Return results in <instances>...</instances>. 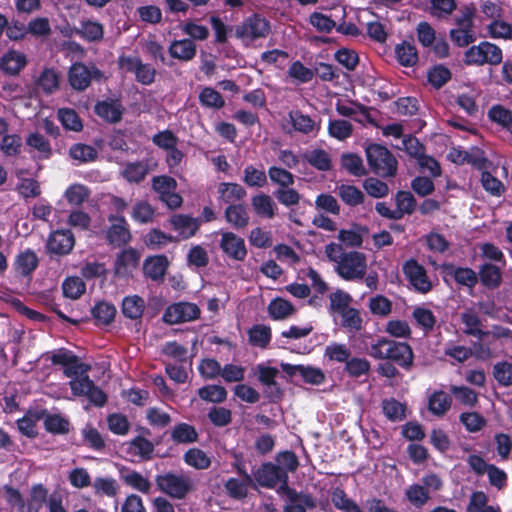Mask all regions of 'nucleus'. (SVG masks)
<instances>
[{"label":"nucleus","mask_w":512,"mask_h":512,"mask_svg":"<svg viewBox=\"0 0 512 512\" xmlns=\"http://www.w3.org/2000/svg\"><path fill=\"white\" fill-rule=\"evenodd\" d=\"M366 157L372 171L379 176H393L397 170V161L387 148L372 144L366 148Z\"/></svg>","instance_id":"3"},{"label":"nucleus","mask_w":512,"mask_h":512,"mask_svg":"<svg viewBox=\"0 0 512 512\" xmlns=\"http://www.w3.org/2000/svg\"><path fill=\"white\" fill-rule=\"evenodd\" d=\"M200 315L199 307L194 303L179 302L170 305L164 315L163 320L169 324H179L196 320Z\"/></svg>","instance_id":"10"},{"label":"nucleus","mask_w":512,"mask_h":512,"mask_svg":"<svg viewBox=\"0 0 512 512\" xmlns=\"http://www.w3.org/2000/svg\"><path fill=\"white\" fill-rule=\"evenodd\" d=\"M271 339V330L266 325H255L249 330V341L252 345L264 348Z\"/></svg>","instance_id":"62"},{"label":"nucleus","mask_w":512,"mask_h":512,"mask_svg":"<svg viewBox=\"0 0 512 512\" xmlns=\"http://www.w3.org/2000/svg\"><path fill=\"white\" fill-rule=\"evenodd\" d=\"M337 193L341 200L349 206H356L362 203L364 199V194L352 185L342 184L338 186Z\"/></svg>","instance_id":"54"},{"label":"nucleus","mask_w":512,"mask_h":512,"mask_svg":"<svg viewBox=\"0 0 512 512\" xmlns=\"http://www.w3.org/2000/svg\"><path fill=\"white\" fill-rule=\"evenodd\" d=\"M476 18L481 22H490L504 15L502 4L494 0H480L476 10Z\"/></svg>","instance_id":"22"},{"label":"nucleus","mask_w":512,"mask_h":512,"mask_svg":"<svg viewBox=\"0 0 512 512\" xmlns=\"http://www.w3.org/2000/svg\"><path fill=\"white\" fill-rule=\"evenodd\" d=\"M502 50L493 43L481 42L465 52V63L468 65H498L502 61Z\"/></svg>","instance_id":"5"},{"label":"nucleus","mask_w":512,"mask_h":512,"mask_svg":"<svg viewBox=\"0 0 512 512\" xmlns=\"http://www.w3.org/2000/svg\"><path fill=\"white\" fill-rule=\"evenodd\" d=\"M324 356L330 361L346 363L351 356V351L345 344L332 342L326 346Z\"/></svg>","instance_id":"50"},{"label":"nucleus","mask_w":512,"mask_h":512,"mask_svg":"<svg viewBox=\"0 0 512 512\" xmlns=\"http://www.w3.org/2000/svg\"><path fill=\"white\" fill-rule=\"evenodd\" d=\"M168 52L172 58L187 62L195 57L197 47L190 39L174 40L171 42Z\"/></svg>","instance_id":"21"},{"label":"nucleus","mask_w":512,"mask_h":512,"mask_svg":"<svg viewBox=\"0 0 512 512\" xmlns=\"http://www.w3.org/2000/svg\"><path fill=\"white\" fill-rule=\"evenodd\" d=\"M76 33L87 41L95 42L103 38L104 28L97 21L86 20L81 23V27Z\"/></svg>","instance_id":"38"},{"label":"nucleus","mask_w":512,"mask_h":512,"mask_svg":"<svg viewBox=\"0 0 512 512\" xmlns=\"http://www.w3.org/2000/svg\"><path fill=\"white\" fill-rule=\"evenodd\" d=\"M451 37L458 46H467L475 40V33L470 28V19L459 23V28L451 31Z\"/></svg>","instance_id":"46"},{"label":"nucleus","mask_w":512,"mask_h":512,"mask_svg":"<svg viewBox=\"0 0 512 512\" xmlns=\"http://www.w3.org/2000/svg\"><path fill=\"white\" fill-rule=\"evenodd\" d=\"M37 85L45 93H53L59 88V76L53 69L46 68L38 77Z\"/></svg>","instance_id":"58"},{"label":"nucleus","mask_w":512,"mask_h":512,"mask_svg":"<svg viewBox=\"0 0 512 512\" xmlns=\"http://www.w3.org/2000/svg\"><path fill=\"white\" fill-rule=\"evenodd\" d=\"M487 34L491 38L508 39L512 35L511 25L502 20V18L495 19L486 24Z\"/></svg>","instance_id":"56"},{"label":"nucleus","mask_w":512,"mask_h":512,"mask_svg":"<svg viewBox=\"0 0 512 512\" xmlns=\"http://www.w3.org/2000/svg\"><path fill=\"white\" fill-rule=\"evenodd\" d=\"M147 174H148V166L143 162L129 163L125 166V168L122 171V176L128 182H135V183L142 181L146 177Z\"/></svg>","instance_id":"63"},{"label":"nucleus","mask_w":512,"mask_h":512,"mask_svg":"<svg viewBox=\"0 0 512 512\" xmlns=\"http://www.w3.org/2000/svg\"><path fill=\"white\" fill-rule=\"evenodd\" d=\"M281 368L290 376L299 374L306 383L311 385H320L325 381L324 372L317 367L281 363Z\"/></svg>","instance_id":"15"},{"label":"nucleus","mask_w":512,"mask_h":512,"mask_svg":"<svg viewBox=\"0 0 512 512\" xmlns=\"http://www.w3.org/2000/svg\"><path fill=\"white\" fill-rule=\"evenodd\" d=\"M451 406V397L443 392H434L429 398V410L438 416L444 415Z\"/></svg>","instance_id":"45"},{"label":"nucleus","mask_w":512,"mask_h":512,"mask_svg":"<svg viewBox=\"0 0 512 512\" xmlns=\"http://www.w3.org/2000/svg\"><path fill=\"white\" fill-rule=\"evenodd\" d=\"M218 193L220 199L226 203H234L246 195L245 189L237 183H220Z\"/></svg>","instance_id":"34"},{"label":"nucleus","mask_w":512,"mask_h":512,"mask_svg":"<svg viewBox=\"0 0 512 512\" xmlns=\"http://www.w3.org/2000/svg\"><path fill=\"white\" fill-rule=\"evenodd\" d=\"M94 493L100 496L115 497L119 491V485L114 478L97 477L92 484Z\"/></svg>","instance_id":"40"},{"label":"nucleus","mask_w":512,"mask_h":512,"mask_svg":"<svg viewBox=\"0 0 512 512\" xmlns=\"http://www.w3.org/2000/svg\"><path fill=\"white\" fill-rule=\"evenodd\" d=\"M220 247L230 258L242 261L247 255L244 239L233 232H222Z\"/></svg>","instance_id":"14"},{"label":"nucleus","mask_w":512,"mask_h":512,"mask_svg":"<svg viewBox=\"0 0 512 512\" xmlns=\"http://www.w3.org/2000/svg\"><path fill=\"white\" fill-rule=\"evenodd\" d=\"M184 462L195 469L204 470L211 465L210 457L198 448H191L184 454Z\"/></svg>","instance_id":"39"},{"label":"nucleus","mask_w":512,"mask_h":512,"mask_svg":"<svg viewBox=\"0 0 512 512\" xmlns=\"http://www.w3.org/2000/svg\"><path fill=\"white\" fill-rule=\"evenodd\" d=\"M487 501L485 493H473L468 506V512H501L499 507L487 505Z\"/></svg>","instance_id":"64"},{"label":"nucleus","mask_w":512,"mask_h":512,"mask_svg":"<svg viewBox=\"0 0 512 512\" xmlns=\"http://www.w3.org/2000/svg\"><path fill=\"white\" fill-rule=\"evenodd\" d=\"M368 233L366 227L353 224L349 229L338 232V240L347 247L358 248L363 243V237Z\"/></svg>","instance_id":"24"},{"label":"nucleus","mask_w":512,"mask_h":512,"mask_svg":"<svg viewBox=\"0 0 512 512\" xmlns=\"http://www.w3.org/2000/svg\"><path fill=\"white\" fill-rule=\"evenodd\" d=\"M269 31V22L259 15L248 17L235 28L237 38L241 39L245 44H250L260 38H265L269 34Z\"/></svg>","instance_id":"6"},{"label":"nucleus","mask_w":512,"mask_h":512,"mask_svg":"<svg viewBox=\"0 0 512 512\" xmlns=\"http://www.w3.org/2000/svg\"><path fill=\"white\" fill-rule=\"evenodd\" d=\"M324 254L337 275L346 281L360 280L367 274V256L362 252L345 251L341 244L331 242L325 246Z\"/></svg>","instance_id":"1"},{"label":"nucleus","mask_w":512,"mask_h":512,"mask_svg":"<svg viewBox=\"0 0 512 512\" xmlns=\"http://www.w3.org/2000/svg\"><path fill=\"white\" fill-rule=\"evenodd\" d=\"M90 195L89 189L82 184H72L64 192V198L70 205L79 206Z\"/></svg>","instance_id":"55"},{"label":"nucleus","mask_w":512,"mask_h":512,"mask_svg":"<svg viewBox=\"0 0 512 512\" xmlns=\"http://www.w3.org/2000/svg\"><path fill=\"white\" fill-rule=\"evenodd\" d=\"M449 158L451 159V161L455 163L462 164L467 162L473 164L474 166H477L478 168H483L486 161L482 152H480L479 150H477L475 154L472 155L466 151L453 149L449 153Z\"/></svg>","instance_id":"42"},{"label":"nucleus","mask_w":512,"mask_h":512,"mask_svg":"<svg viewBox=\"0 0 512 512\" xmlns=\"http://www.w3.org/2000/svg\"><path fill=\"white\" fill-rule=\"evenodd\" d=\"M109 221L111 223L107 232L109 242L116 246L128 243L131 239V234L124 217L111 216Z\"/></svg>","instance_id":"18"},{"label":"nucleus","mask_w":512,"mask_h":512,"mask_svg":"<svg viewBox=\"0 0 512 512\" xmlns=\"http://www.w3.org/2000/svg\"><path fill=\"white\" fill-rule=\"evenodd\" d=\"M118 65L121 70L134 73L136 80L143 85H149L154 81L155 69L148 64H143L137 56L122 55L119 57Z\"/></svg>","instance_id":"7"},{"label":"nucleus","mask_w":512,"mask_h":512,"mask_svg":"<svg viewBox=\"0 0 512 512\" xmlns=\"http://www.w3.org/2000/svg\"><path fill=\"white\" fill-rule=\"evenodd\" d=\"M125 446V453L132 461L150 459L154 451V445L143 437H136Z\"/></svg>","instance_id":"19"},{"label":"nucleus","mask_w":512,"mask_h":512,"mask_svg":"<svg viewBox=\"0 0 512 512\" xmlns=\"http://www.w3.org/2000/svg\"><path fill=\"white\" fill-rule=\"evenodd\" d=\"M405 496L409 503L416 508L423 507L430 499L428 490L421 484H412L405 490Z\"/></svg>","instance_id":"43"},{"label":"nucleus","mask_w":512,"mask_h":512,"mask_svg":"<svg viewBox=\"0 0 512 512\" xmlns=\"http://www.w3.org/2000/svg\"><path fill=\"white\" fill-rule=\"evenodd\" d=\"M331 497L334 506L341 512H362L360 507L339 488L333 490Z\"/></svg>","instance_id":"57"},{"label":"nucleus","mask_w":512,"mask_h":512,"mask_svg":"<svg viewBox=\"0 0 512 512\" xmlns=\"http://www.w3.org/2000/svg\"><path fill=\"white\" fill-rule=\"evenodd\" d=\"M259 381L266 386L270 391L271 398H278L280 395V389L275 381L278 375V369L270 366L260 364L256 367Z\"/></svg>","instance_id":"27"},{"label":"nucleus","mask_w":512,"mask_h":512,"mask_svg":"<svg viewBox=\"0 0 512 512\" xmlns=\"http://www.w3.org/2000/svg\"><path fill=\"white\" fill-rule=\"evenodd\" d=\"M144 308V300L137 295L127 296L122 301V312L130 319L139 318L142 315Z\"/></svg>","instance_id":"41"},{"label":"nucleus","mask_w":512,"mask_h":512,"mask_svg":"<svg viewBox=\"0 0 512 512\" xmlns=\"http://www.w3.org/2000/svg\"><path fill=\"white\" fill-rule=\"evenodd\" d=\"M288 117L293 129L302 134H316L320 129L319 124H317L310 116L305 115L298 110L291 111Z\"/></svg>","instance_id":"23"},{"label":"nucleus","mask_w":512,"mask_h":512,"mask_svg":"<svg viewBox=\"0 0 512 512\" xmlns=\"http://www.w3.org/2000/svg\"><path fill=\"white\" fill-rule=\"evenodd\" d=\"M395 53L397 60L403 66L411 67L416 64L418 60L415 46L406 42L397 45Z\"/></svg>","instance_id":"51"},{"label":"nucleus","mask_w":512,"mask_h":512,"mask_svg":"<svg viewBox=\"0 0 512 512\" xmlns=\"http://www.w3.org/2000/svg\"><path fill=\"white\" fill-rule=\"evenodd\" d=\"M392 345L394 346V351L391 360L397 362L404 368H410L413 363V352L411 347L403 342H396V344Z\"/></svg>","instance_id":"49"},{"label":"nucleus","mask_w":512,"mask_h":512,"mask_svg":"<svg viewBox=\"0 0 512 512\" xmlns=\"http://www.w3.org/2000/svg\"><path fill=\"white\" fill-rule=\"evenodd\" d=\"M69 155L78 163H86L96 159L97 151L90 145L78 143L69 149Z\"/></svg>","instance_id":"52"},{"label":"nucleus","mask_w":512,"mask_h":512,"mask_svg":"<svg viewBox=\"0 0 512 512\" xmlns=\"http://www.w3.org/2000/svg\"><path fill=\"white\" fill-rule=\"evenodd\" d=\"M251 205L254 212L262 218L271 219L275 215L276 205L269 195L263 193L255 195L251 199Z\"/></svg>","instance_id":"28"},{"label":"nucleus","mask_w":512,"mask_h":512,"mask_svg":"<svg viewBox=\"0 0 512 512\" xmlns=\"http://www.w3.org/2000/svg\"><path fill=\"white\" fill-rule=\"evenodd\" d=\"M461 322L463 324V332L478 339H482L487 333L481 329V323L477 314L468 309L461 314Z\"/></svg>","instance_id":"30"},{"label":"nucleus","mask_w":512,"mask_h":512,"mask_svg":"<svg viewBox=\"0 0 512 512\" xmlns=\"http://www.w3.org/2000/svg\"><path fill=\"white\" fill-rule=\"evenodd\" d=\"M328 133L339 141L348 139L353 133V125L343 119H331L328 123Z\"/></svg>","instance_id":"37"},{"label":"nucleus","mask_w":512,"mask_h":512,"mask_svg":"<svg viewBox=\"0 0 512 512\" xmlns=\"http://www.w3.org/2000/svg\"><path fill=\"white\" fill-rule=\"evenodd\" d=\"M199 397L207 402L221 403L227 398L224 387L219 385H207L198 390Z\"/></svg>","instance_id":"60"},{"label":"nucleus","mask_w":512,"mask_h":512,"mask_svg":"<svg viewBox=\"0 0 512 512\" xmlns=\"http://www.w3.org/2000/svg\"><path fill=\"white\" fill-rule=\"evenodd\" d=\"M168 266V260L165 256H154L148 258L144 263V273L153 280L164 276Z\"/></svg>","instance_id":"32"},{"label":"nucleus","mask_w":512,"mask_h":512,"mask_svg":"<svg viewBox=\"0 0 512 512\" xmlns=\"http://www.w3.org/2000/svg\"><path fill=\"white\" fill-rule=\"evenodd\" d=\"M27 64L26 56L18 50L7 51L0 60V69L9 75L18 74Z\"/></svg>","instance_id":"20"},{"label":"nucleus","mask_w":512,"mask_h":512,"mask_svg":"<svg viewBox=\"0 0 512 512\" xmlns=\"http://www.w3.org/2000/svg\"><path fill=\"white\" fill-rule=\"evenodd\" d=\"M99 77L101 72L95 66H86L82 63L73 64L68 74L69 83L76 90L86 89L93 78Z\"/></svg>","instance_id":"11"},{"label":"nucleus","mask_w":512,"mask_h":512,"mask_svg":"<svg viewBox=\"0 0 512 512\" xmlns=\"http://www.w3.org/2000/svg\"><path fill=\"white\" fill-rule=\"evenodd\" d=\"M38 265V258L32 250L20 252L15 260V268L22 275H29Z\"/></svg>","instance_id":"35"},{"label":"nucleus","mask_w":512,"mask_h":512,"mask_svg":"<svg viewBox=\"0 0 512 512\" xmlns=\"http://www.w3.org/2000/svg\"><path fill=\"white\" fill-rule=\"evenodd\" d=\"M171 438L177 443H192L197 440V432L193 426L186 423H180L173 428Z\"/></svg>","instance_id":"48"},{"label":"nucleus","mask_w":512,"mask_h":512,"mask_svg":"<svg viewBox=\"0 0 512 512\" xmlns=\"http://www.w3.org/2000/svg\"><path fill=\"white\" fill-rule=\"evenodd\" d=\"M252 484V478L248 474H244L243 479L230 478L225 483L227 493L235 498L241 499L246 497L248 488Z\"/></svg>","instance_id":"31"},{"label":"nucleus","mask_w":512,"mask_h":512,"mask_svg":"<svg viewBox=\"0 0 512 512\" xmlns=\"http://www.w3.org/2000/svg\"><path fill=\"white\" fill-rule=\"evenodd\" d=\"M177 183L169 176H158L152 180V187L158 193L159 198L169 208L176 209L181 206L182 198L175 192Z\"/></svg>","instance_id":"9"},{"label":"nucleus","mask_w":512,"mask_h":512,"mask_svg":"<svg viewBox=\"0 0 512 512\" xmlns=\"http://www.w3.org/2000/svg\"><path fill=\"white\" fill-rule=\"evenodd\" d=\"M171 229L177 233L180 239H188L192 237L200 226V221L183 214H176L169 220Z\"/></svg>","instance_id":"17"},{"label":"nucleus","mask_w":512,"mask_h":512,"mask_svg":"<svg viewBox=\"0 0 512 512\" xmlns=\"http://www.w3.org/2000/svg\"><path fill=\"white\" fill-rule=\"evenodd\" d=\"M257 483L263 487L274 488L277 484H280L279 490L284 492L288 489L287 479L285 471L277 467L275 464L266 463L263 464L254 475Z\"/></svg>","instance_id":"8"},{"label":"nucleus","mask_w":512,"mask_h":512,"mask_svg":"<svg viewBox=\"0 0 512 512\" xmlns=\"http://www.w3.org/2000/svg\"><path fill=\"white\" fill-rule=\"evenodd\" d=\"M158 488L175 499H183L192 491L193 483L190 477L183 474L166 473L156 478Z\"/></svg>","instance_id":"4"},{"label":"nucleus","mask_w":512,"mask_h":512,"mask_svg":"<svg viewBox=\"0 0 512 512\" xmlns=\"http://www.w3.org/2000/svg\"><path fill=\"white\" fill-rule=\"evenodd\" d=\"M74 246V236L69 230L53 232L47 241V249L57 255L68 254Z\"/></svg>","instance_id":"16"},{"label":"nucleus","mask_w":512,"mask_h":512,"mask_svg":"<svg viewBox=\"0 0 512 512\" xmlns=\"http://www.w3.org/2000/svg\"><path fill=\"white\" fill-rule=\"evenodd\" d=\"M404 273L411 285L421 293H427L432 288L425 269L414 260H409L403 267Z\"/></svg>","instance_id":"13"},{"label":"nucleus","mask_w":512,"mask_h":512,"mask_svg":"<svg viewBox=\"0 0 512 512\" xmlns=\"http://www.w3.org/2000/svg\"><path fill=\"white\" fill-rule=\"evenodd\" d=\"M341 316V325L351 332H357L362 328V317L356 308H349L339 314Z\"/></svg>","instance_id":"61"},{"label":"nucleus","mask_w":512,"mask_h":512,"mask_svg":"<svg viewBox=\"0 0 512 512\" xmlns=\"http://www.w3.org/2000/svg\"><path fill=\"white\" fill-rule=\"evenodd\" d=\"M226 221L236 229H243L249 224V214L242 204H231L225 210Z\"/></svg>","instance_id":"26"},{"label":"nucleus","mask_w":512,"mask_h":512,"mask_svg":"<svg viewBox=\"0 0 512 512\" xmlns=\"http://www.w3.org/2000/svg\"><path fill=\"white\" fill-rule=\"evenodd\" d=\"M95 112L98 116L107 121L117 122L122 116V107L115 101H103L96 105Z\"/></svg>","instance_id":"36"},{"label":"nucleus","mask_w":512,"mask_h":512,"mask_svg":"<svg viewBox=\"0 0 512 512\" xmlns=\"http://www.w3.org/2000/svg\"><path fill=\"white\" fill-rule=\"evenodd\" d=\"M330 312L332 314H340L345 310L351 308L352 297L349 293L343 290H336L329 296Z\"/></svg>","instance_id":"47"},{"label":"nucleus","mask_w":512,"mask_h":512,"mask_svg":"<svg viewBox=\"0 0 512 512\" xmlns=\"http://www.w3.org/2000/svg\"><path fill=\"white\" fill-rule=\"evenodd\" d=\"M396 341L390 340L386 337H378L368 348V355L374 359H389L391 360L394 346Z\"/></svg>","instance_id":"29"},{"label":"nucleus","mask_w":512,"mask_h":512,"mask_svg":"<svg viewBox=\"0 0 512 512\" xmlns=\"http://www.w3.org/2000/svg\"><path fill=\"white\" fill-rule=\"evenodd\" d=\"M294 312L293 305L283 298H275L268 305V313L274 320L286 319Z\"/></svg>","instance_id":"33"},{"label":"nucleus","mask_w":512,"mask_h":512,"mask_svg":"<svg viewBox=\"0 0 512 512\" xmlns=\"http://www.w3.org/2000/svg\"><path fill=\"white\" fill-rule=\"evenodd\" d=\"M154 215V208L145 200L137 201L131 212L132 218L139 223L152 222Z\"/></svg>","instance_id":"59"},{"label":"nucleus","mask_w":512,"mask_h":512,"mask_svg":"<svg viewBox=\"0 0 512 512\" xmlns=\"http://www.w3.org/2000/svg\"><path fill=\"white\" fill-rule=\"evenodd\" d=\"M121 479L130 487L142 493H148L151 488L150 482L136 471L121 472Z\"/></svg>","instance_id":"53"},{"label":"nucleus","mask_w":512,"mask_h":512,"mask_svg":"<svg viewBox=\"0 0 512 512\" xmlns=\"http://www.w3.org/2000/svg\"><path fill=\"white\" fill-rule=\"evenodd\" d=\"M90 369V365L80 362L75 356L63 368V373L70 378L69 387L74 396L85 397L93 405L103 406L107 401V396L88 376Z\"/></svg>","instance_id":"2"},{"label":"nucleus","mask_w":512,"mask_h":512,"mask_svg":"<svg viewBox=\"0 0 512 512\" xmlns=\"http://www.w3.org/2000/svg\"><path fill=\"white\" fill-rule=\"evenodd\" d=\"M305 160L321 171H327L331 168V158L329 154L322 149H314L311 151H307L304 154Z\"/></svg>","instance_id":"44"},{"label":"nucleus","mask_w":512,"mask_h":512,"mask_svg":"<svg viewBox=\"0 0 512 512\" xmlns=\"http://www.w3.org/2000/svg\"><path fill=\"white\" fill-rule=\"evenodd\" d=\"M289 499L285 506V512H306V508L316 506L315 500L307 494H297L289 488L284 491Z\"/></svg>","instance_id":"25"},{"label":"nucleus","mask_w":512,"mask_h":512,"mask_svg":"<svg viewBox=\"0 0 512 512\" xmlns=\"http://www.w3.org/2000/svg\"><path fill=\"white\" fill-rule=\"evenodd\" d=\"M140 261V254L134 248L122 250L116 257L114 273L118 277H129L137 269Z\"/></svg>","instance_id":"12"}]
</instances>
